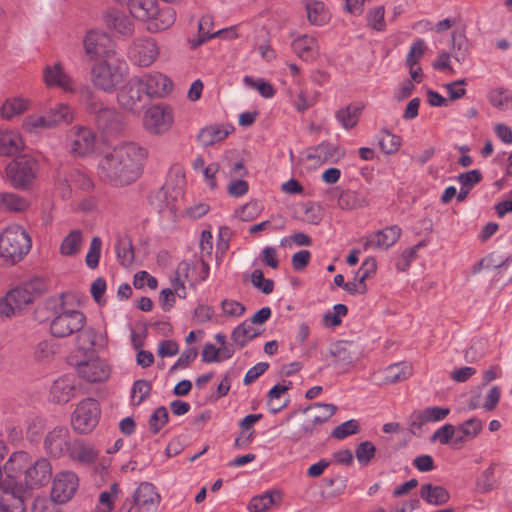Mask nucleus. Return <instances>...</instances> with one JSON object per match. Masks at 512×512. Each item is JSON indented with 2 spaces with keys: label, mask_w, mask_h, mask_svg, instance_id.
Wrapping results in <instances>:
<instances>
[{
  "label": "nucleus",
  "mask_w": 512,
  "mask_h": 512,
  "mask_svg": "<svg viewBox=\"0 0 512 512\" xmlns=\"http://www.w3.org/2000/svg\"><path fill=\"white\" fill-rule=\"evenodd\" d=\"M70 432L65 426H57L50 430L44 439V449L53 457H61L69 453L73 445Z\"/></svg>",
  "instance_id": "4468645a"
},
{
  "label": "nucleus",
  "mask_w": 512,
  "mask_h": 512,
  "mask_svg": "<svg viewBox=\"0 0 512 512\" xmlns=\"http://www.w3.org/2000/svg\"><path fill=\"white\" fill-rule=\"evenodd\" d=\"M78 486L79 479L74 472L57 473L52 484L51 498L56 503L64 504L73 497Z\"/></svg>",
  "instance_id": "9b49d317"
},
{
  "label": "nucleus",
  "mask_w": 512,
  "mask_h": 512,
  "mask_svg": "<svg viewBox=\"0 0 512 512\" xmlns=\"http://www.w3.org/2000/svg\"><path fill=\"white\" fill-rule=\"evenodd\" d=\"M29 102L20 97L7 99L1 106L0 113L5 119H11L25 112L28 109Z\"/></svg>",
  "instance_id": "79ce46f5"
},
{
  "label": "nucleus",
  "mask_w": 512,
  "mask_h": 512,
  "mask_svg": "<svg viewBox=\"0 0 512 512\" xmlns=\"http://www.w3.org/2000/svg\"><path fill=\"white\" fill-rule=\"evenodd\" d=\"M8 299H11L14 303V308H17L18 311L22 310L28 304L32 303L37 292L35 289V283L29 282L22 286L16 287L9 291Z\"/></svg>",
  "instance_id": "7c9ffc66"
},
{
  "label": "nucleus",
  "mask_w": 512,
  "mask_h": 512,
  "mask_svg": "<svg viewBox=\"0 0 512 512\" xmlns=\"http://www.w3.org/2000/svg\"><path fill=\"white\" fill-rule=\"evenodd\" d=\"M83 49L87 59L96 64L123 61L117 51L115 41L108 33L99 29L87 31L83 38Z\"/></svg>",
  "instance_id": "f03ea898"
},
{
  "label": "nucleus",
  "mask_w": 512,
  "mask_h": 512,
  "mask_svg": "<svg viewBox=\"0 0 512 512\" xmlns=\"http://www.w3.org/2000/svg\"><path fill=\"white\" fill-rule=\"evenodd\" d=\"M65 180L69 187H75L83 191H90L94 186L92 179L80 169H73Z\"/></svg>",
  "instance_id": "09e8293b"
},
{
  "label": "nucleus",
  "mask_w": 512,
  "mask_h": 512,
  "mask_svg": "<svg viewBox=\"0 0 512 512\" xmlns=\"http://www.w3.org/2000/svg\"><path fill=\"white\" fill-rule=\"evenodd\" d=\"M307 17L310 23L322 25L326 20L325 5L320 1H312L306 4Z\"/></svg>",
  "instance_id": "052dcab7"
},
{
  "label": "nucleus",
  "mask_w": 512,
  "mask_h": 512,
  "mask_svg": "<svg viewBox=\"0 0 512 512\" xmlns=\"http://www.w3.org/2000/svg\"><path fill=\"white\" fill-rule=\"evenodd\" d=\"M118 104L127 112L139 114L148 102L142 86V78L134 76L129 79L117 94Z\"/></svg>",
  "instance_id": "1a4fd4ad"
},
{
  "label": "nucleus",
  "mask_w": 512,
  "mask_h": 512,
  "mask_svg": "<svg viewBox=\"0 0 512 512\" xmlns=\"http://www.w3.org/2000/svg\"><path fill=\"white\" fill-rule=\"evenodd\" d=\"M376 455V446L371 441L361 442L355 450V457L361 466H367Z\"/></svg>",
  "instance_id": "4d7b16f0"
},
{
  "label": "nucleus",
  "mask_w": 512,
  "mask_h": 512,
  "mask_svg": "<svg viewBox=\"0 0 512 512\" xmlns=\"http://www.w3.org/2000/svg\"><path fill=\"white\" fill-rule=\"evenodd\" d=\"M128 9L140 21H149L159 13L157 0H130Z\"/></svg>",
  "instance_id": "c85d7f7f"
},
{
  "label": "nucleus",
  "mask_w": 512,
  "mask_h": 512,
  "mask_svg": "<svg viewBox=\"0 0 512 512\" xmlns=\"http://www.w3.org/2000/svg\"><path fill=\"white\" fill-rule=\"evenodd\" d=\"M115 251L118 262L129 267L134 261V250L132 242L129 238H118L115 243Z\"/></svg>",
  "instance_id": "37998d69"
},
{
  "label": "nucleus",
  "mask_w": 512,
  "mask_h": 512,
  "mask_svg": "<svg viewBox=\"0 0 512 512\" xmlns=\"http://www.w3.org/2000/svg\"><path fill=\"white\" fill-rule=\"evenodd\" d=\"M69 455L72 459L85 464L95 463L98 457V453L92 446L85 445L78 440L73 442Z\"/></svg>",
  "instance_id": "ea45409f"
},
{
  "label": "nucleus",
  "mask_w": 512,
  "mask_h": 512,
  "mask_svg": "<svg viewBox=\"0 0 512 512\" xmlns=\"http://www.w3.org/2000/svg\"><path fill=\"white\" fill-rule=\"evenodd\" d=\"M401 234L402 230L398 225L386 226L381 230L368 234L364 238L363 248L364 250H387L399 240Z\"/></svg>",
  "instance_id": "2eb2a0df"
},
{
  "label": "nucleus",
  "mask_w": 512,
  "mask_h": 512,
  "mask_svg": "<svg viewBox=\"0 0 512 512\" xmlns=\"http://www.w3.org/2000/svg\"><path fill=\"white\" fill-rule=\"evenodd\" d=\"M54 303V317L50 321V333L56 338H66L78 333L85 327L87 318L85 314L76 309H66L62 296L51 299L48 304Z\"/></svg>",
  "instance_id": "7ed1b4c3"
},
{
  "label": "nucleus",
  "mask_w": 512,
  "mask_h": 512,
  "mask_svg": "<svg viewBox=\"0 0 512 512\" xmlns=\"http://www.w3.org/2000/svg\"><path fill=\"white\" fill-rule=\"evenodd\" d=\"M169 420V413L165 406L156 408L148 420V427L152 434H158L161 429L167 424Z\"/></svg>",
  "instance_id": "3c124183"
},
{
  "label": "nucleus",
  "mask_w": 512,
  "mask_h": 512,
  "mask_svg": "<svg viewBox=\"0 0 512 512\" xmlns=\"http://www.w3.org/2000/svg\"><path fill=\"white\" fill-rule=\"evenodd\" d=\"M82 232L78 229L72 230L62 241L60 253L63 256H73L77 254L82 245Z\"/></svg>",
  "instance_id": "c03bdc74"
},
{
  "label": "nucleus",
  "mask_w": 512,
  "mask_h": 512,
  "mask_svg": "<svg viewBox=\"0 0 512 512\" xmlns=\"http://www.w3.org/2000/svg\"><path fill=\"white\" fill-rule=\"evenodd\" d=\"M410 74L411 79L404 80L397 90V98L400 100L407 98L412 93L415 87L413 81L419 83L422 80V73L420 67H418L417 70H411Z\"/></svg>",
  "instance_id": "e2e57ef3"
},
{
  "label": "nucleus",
  "mask_w": 512,
  "mask_h": 512,
  "mask_svg": "<svg viewBox=\"0 0 512 512\" xmlns=\"http://www.w3.org/2000/svg\"><path fill=\"white\" fill-rule=\"evenodd\" d=\"M253 51L258 53L264 62H273L277 59L276 51L270 44L269 32L262 28L254 39Z\"/></svg>",
  "instance_id": "2f4dec72"
},
{
  "label": "nucleus",
  "mask_w": 512,
  "mask_h": 512,
  "mask_svg": "<svg viewBox=\"0 0 512 512\" xmlns=\"http://www.w3.org/2000/svg\"><path fill=\"white\" fill-rule=\"evenodd\" d=\"M381 150L385 154H393L397 152L401 145L400 137L392 134L388 130H382L378 137Z\"/></svg>",
  "instance_id": "603ef678"
},
{
  "label": "nucleus",
  "mask_w": 512,
  "mask_h": 512,
  "mask_svg": "<svg viewBox=\"0 0 512 512\" xmlns=\"http://www.w3.org/2000/svg\"><path fill=\"white\" fill-rule=\"evenodd\" d=\"M488 100L493 107L501 110L512 108V94L504 88L492 89L488 94Z\"/></svg>",
  "instance_id": "49530a36"
},
{
  "label": "nucleus",
  "mask_w": 512,
  "mask_h": 512,
  "mask_svg": "<svg viewBox=\"0 0 512 512\" xmlns=\"http://www.w3.org/2000/svg\"><path fill=\"white\" fill-rule=\"evenodd\" d=\"M30 459L31 456L25 451H16L9 456L2 466L4 476L8 479L7 491L14 488L22 477L25 478Z\"/></svg>",
  "instance_id": "f8f14e48"
},
{
  "label": "nucleus",
  "mask_w": 512,
  "mask_h": 512,
  "mask_svg": "<svg viewBox=\"0 0 512 512\" xmlns=\"http://www.w3.org/2000/svg\"><path fill=\"white\" fill-rule=\"evenodd\" d=\"M158 55L157 44L151 38L135 40L128 50V58L134 64H153Z\"/></svg>",
  "instance_id": "dca6fc26"
},
{
  "label": "nucleus",
  "mask_w": 512,
  "mask_h": 512,
  "mask_svg": "<svg viewBox=\"0 0 512 512\" xmlns=\"http://www.w3.org/2000/svg\"><path fill=\"white\" fill-rule=\"evenodd\" d=\"M51 399L55 403H67L75 397L74 379L69 376L55 380L50 389Z\"/></svg>",
  "instance_id": "393cba45"
},
{
  "label": "nucleus",
  "mask_w": 512,
  "mask_h": 512,
  "mask_svg": "<svg viewBox=\"0 0 512 512\" xmlns=\"http://www.w3.org/2000/svg\"><path fill=\"white\" fill-rule=\"evenodd\" d=\"M100 413L99 403L95 399L82 400L76 406L71 417L73 429L80 434L90 433L97 426Z\"/></svg>",
  "instance_id": "6e6552de"
},
{
  "label": "nucleus",
  "mask_w": 512,
  "mask_h": 512,
  "mask_svg": "<svg viewBox=\"0 0 512 512\" xmlns=\"http://www.w3.org/2000/svg\"><path fill=\"white\" fill-rule=\"evenodd\" d=\"M147 151L134 142L123 143L107 153L99 163L101 177L114 186H124L140 176Z\"/></svg>",
  "instance_id": "f257e3e1"
},
{
  "label": "nucleus",
  "mask_w": 512,
  "mask_h": 512,
  "mask_svg": "<svg viewBox=\"0 0 512 512\" xmlns=\"http://www.w3.org/2000/svg\"><path fill=\"white\" fill-rule=\"evenodd\" d=\"M449 413V408L434 406L418 412L417 418L420 419V422H438L445 419Z\"/></svg>",
  "instance_id": "5fc2aeb1"
},
{
  "label": "nucleus",
  "mask_w": 512,
  "mask_h": 512,
  "mask_svg": "<svg viewBox=\"0 0 512 512\" xmlns=\"http://www.w3.org/2000/svg\"><path fill=\"white\" fill-rule=\"evenodd\" d=\"M142 78V86L148 98H164L173 89L172 81L164 74L156 72L139 76Z\"/></svg>",
  "instance_id": "a211bd4d"
},
{
  "label": "nucleus",
  "mask_w": 512,
  "mask_h": 512,
  "mask_svg": "<svg viewBox=\"0 0 512 512\" xmlns=\"http://www.w3.org/2000/svg\"><path fill=\"white\" fill-rule=\"evenodd\" d=\"M330 354L334 358L335 366L347 367L360 360L362 348L352 341H338L332 346Z\"/></svg>",
  "instance_id": "f3484780"
},
{
  "label": "nucleus",
  "mask_w": 512,
  "mask_h": 512,
  "mask_svg": "<svg viewBox=\"0 0 512 512\" xmlns=\"http://www.w3.org/2000/svg\"><path fill=\"white\" fill-rule=\"evenodd\" d=\"M214 27V18L213 16L207 14L203 15L198 23V35L196 38H192L189 40L190 47L192 49H196L201 44L206 42L209 39L215 38L216 36H222L223 34H231L232 37H236L237 34L234 28H226L220 29L218 31L212 32Z\"/></svg>",
  "instance_id": "6ab92c4d"
},
{
  "label": "nucleus",
  "mask_w": 512,
  "mask_h": 512,
  "mask_svg": "<svg viewBox=\"0 0 512 512\" xmlns=\"http://www.w3.org/2000/svg\"><path fill=\"white\" fill-rule=\"evenodd\" d=\"M259 334L260 332L253 327V324L245 320L233 329L231 339L239 348H243Z\"/></svg>",
  "instance_id": "c9c22d12"
},
{
  "label": "nucleus",
  "mask_w": 512,
  "mask_h": 512,
  "mask_svg": "<svg viewBox=\"0 0 512 512\" xmlns=\"http://www.w3.org/2000/svg\"><path fill=\"white\" fill-rule=\"evenodd\" d=\"M96 123L107 135H117L124 128L123 116L114 108L102 107L96 112Z\"/></svg>",
  "instance_id": "aec40b11"
},
{
  "label": "nucleus",
  "mask_w": 512,
  "mask_h": 512,
  "mask_svg": "<svg viewBox=\"0 0 512 512\" xmlns=\"http://www.w3.org/2000/svg\"><path fill=\"white\" fill-rule=\"evenodd\" d=\"M96 134L85 126L72 127L66 137V148L74 157H85L94 151Z\"/></svg>",
  "instance_id": "9d476101"
},
{
  "label": "nucleus",
  "mask_w": 512,
  "mask_h": 512,
  "mask_svg": "<svg viewBox=\"0 0 512 512\" xmlns=\"http://www.w3.org/2000/svg\"><path fill=\"white\" fill-rule=\"evenodd\" d=\"M292 50L304 62L314 61L317 53L316 40L308 35H302L291 43Z\"/></svg>",
  "instance_id": "c756f323"
},
{
  "label": "nucleus",
  "mask_w": 512,
  "mask_h": 512,
  "mask_svg": "<svg viewBox=\"0 0 512 512\" xmlns=\"http://www.w3.org/2000/svg\"><path fill=\"white\" fill-rule=\"evenodd\" d=\"M348 308L344 304H336L333 306V311H328L323 316V321L326 326L336 327L341 324V317L346 316Z\"/></svg>",
  "instance_id": "774afa93"
},
{
  "label": "nucleus",
  "mask_w": 512,
  "mask_h": 512,
  "mask_svg": "<svg viewBox=\"0 0 512 512\" xmlns=\"http://www.w3.org/2000/svg\"><path fill=\"white\" fill-rule=\"evenodd\" d=\"M4 496H0V512H25V503L21 496L5 491Z\"/></svg>",
  "instance_id": "8fccbe9b"
},
{
  "label": "nucleus",
  "mask_w": 512,
  "mask_h": 512,
  "mask_svg": "<svg viewBox=\"0 0 512 512\" xmlns=\"http://www.w3.org/2000/svg\"><path fill=\"white\" fill-rule=\"evenodd\" d=\"M243 81L247 87L257 90L264 98H272L275 95L276 91L273 86L263 78L254 79L250 76H245Z\"/></svg>",
  "instance_id": "6e6d98bb"
},
{
  "label": "nucleus",
  "mask_w": 512,
  "mask_h": 512,
  "mask_svg": "<svg viewBox=\"0 0 512 512\" xmlns=\"http://www.w3.org/2000/svg\"><path fill=\"white\" fill-rule=\"evenodd\" d=\"M30 201L14 192H0V211L7 213H24L30 208Z\"/></svg>",
  "instance_id": "bb28decb"
},
{
  "label": "nucleus",
  "mask_w": 512,
  "mask_h": 512,
  "mask_svg": "<svg viewBox=\"0 0 512 512\" xmlns=\"http://www.w3.org/2000/svg\"><path fill=\"white\" fill-rule=\"evenodd\" d=\"M24 148L21 135L13 130H0V155L12 156Z\"/></svg>",
  "instance_id": "cd10ccee"
},
{
  "label": "nucleus",
  "mask_w": 512,
  "mask_h": 512,
  "mask_svg": "<svg viewBox=\"0 0 512 512\" xmlns=\"http://www.w3.org/2000/svg\"><path fill=\"white\" fill-rule=\"evenodd\" d=\"M23 127L27 131L50 129L55 127V120H50L48 113L45 115H30L24 119Z\"/></svg>",
  "instance_id": "864d4df0"
},
{
  "label": "nucleus",
  "mask_w": 512,
  "mask_h": 512,
  "mask_svg": "<svg viewBox=\"0 0 512 512\" xmlns=\"http://www.w3.org/2000/svg\"><path fill=\"white\" fill-rule=\"evenodd\" d=\"M367 205L366 197L352 190L343 191L338 198V206L343 210L359 209Z\"/></svg>",
  "instance_id": "a19ab883"
},
{
  "label": "nucleus",
  "mask_w": 512,
  "mask_h": 512,
  "mask_svg": "<svg viewBox=\"0 0 512 512\" xmlns=\"http://www.w3.org/2000/svg\"><path fill=\"white\" fill-rule=\"evenodd\" d=\"M385 8L384 6H378L368 11L367 22L368 26L377 31H382L386 27L385 22Z\"/></svg>",
  "instance_id": "69168bd1"
},
{
  "label": "nucleus",
  "mask_w": 512,
  "mask_h": 512,
  "mask_svg": "<svg viewBox=\"0 0 512 512\" xmlns=\"http://www.w3.org/2000/svg\"><path fill=\"white\" fill-rule=\"evenodd\" d=\"M51 478L52 466L50 461L44 457L37 458L36 460L31 458L23 483L27 488L35 489L48 484Z\"/></svg>",
  "instance_id": "ddd939ff"
},
{
  "label": "nucleus",
  "mask_w": 512,
  "mask_h": 512,
  "mask_svg": "<svg viewBox=\"0 0 512 512\" xmlns=\"http://www.w3.org/2000/svg\"><path fill=\"white\" fill-rule=\"evenodd\" d=\"M412 366L408 362H399L389 365L384 371V380L392 384L404 381L412 375Z\"/></svg>",
  "instance_id": "58836bf2"
},
{
  "label": "nucleus",
  "mask_w": 512,
  "mask_h": 512,
  "mask_svg": "<svg viewBox=\"0 0 512 512\" xmlns=\"http://www.w3.org/2000/svg\"><path fill=\"white\" fill-rule=\"evenodd\" d=\"M105 26L116 33L130 37L134 33V24L131 18L117 9H109L103 14Z\"/></svg>",
  "instance_id": "4be33fe9"
},
{
  "label": "nucleus",
  "mask_w": 512,
  "mask_h": 512,
  "mask_svg": "<svg viewBox=\"0 0 512 512\" xmlns=\"http://www.w3.org/2000/svg\"><path fill=\"white\" fill-rule=\"evenodd\" d=\"M274 494L281 498V493L279 491L271 490L254 496L248 504L249 512H264L269 509L274 504Z\"/></svg>",
  "instance_id": "a18cd8bd"
},
{
  "label": "nucleus",
  "mask_w": 512,
  "mask_h": 512,
  "mask_svg": "<svg viewBox=\"0 0 512 512\" xmlns=\"http://www.w3.org/2000/svg\"><path fill=\"white\" fill-rule=\"evenodd\" d=\"M175 18V12L172 9H159V13L155 17L149 19V29L153 31L165 30L174 23Z\"/></svg>",
  "instance_id": "de8ad7c7"
},
{
  "label": "nucleus",
  "mask_w": 512,
  "mask_h": 512,
  "mask_svg": "<svg viewBox=\"0 0 512 512\" xmlns=\"http://www.w3.org/2000/svg\"><path fill=\"white\" fill-rule=\"evenodd\" d=\"M457 436V428L452 424H445L438 428L432 435L431 441H438L443 445L454 444V439Z\"/></svg>",
  "instance_id": "680f3d73"
},
{
  "label": "nucleus",
  "mask_w": 512,
  "mask_h": 512,
  "mask_svg": "<svg viewBox=\"0 0 512 512\" xmlns=\"http://www.w3.org/2000/svg\"><path fill=\"white\" fill-rule=\"evenodd\" d=\"M337 148L328 142H322L307 151V159L314 160L317 163L331 162L336 157Z\"/></svg>",
  "instance_id": "4c0bfd02"
},
{
  "label": "nucleus",
  "mask_w": 512,
  "mask_h": 512,
  "mask_svg": "<svg viewBox=\"0 0 512 512\" xmlns=\"http://www.w3.org/2000/svg\"><path fill=\"white\" fill-rule=\"evenodd\" d=\"M38 169V163L33 157H17L6 167L7 180L15 189L28 190L37 177Z\"/></svg>",
  "instance_id": "39448f33"
},
{
  "label": "nucleus",
  "mask_w": 512,
  "mask_h": 512,
  "mask_svg": "<svg viewBox=\"0 0 512 512\" xmlns=\"http://www.w3.org/2000/svg\"><path fill=\"white\" fill-rule=\"evenodd\" d=\"M251 283L264 294H270L274 290V281L266 279L260 269H255L251 273Z\"/></svg>",
  "instance_id": "338daca9"
},
{
  "label": "nucleus",
  "mask_w": 512,
  "mask_h": 512,
  "mask_svg": "<svg viewBox=\"0 0 512 512\" xmlns=\"http://www.w3.org/2000/svg\"><path fill=\"white\" fill-rule=\"evenodd\" d=\"M76 334V345L82 351H91L95 348H103L106 344L104 335L91 327H84Z\"/></svg>",
  "instance_id": "a878e982"
},
{
  "label": "nucleus",
  "mask_w": 512,
  "mask_h": 512,
  "mask_svg": "<svg viewBox=\"0 0 512 512\" xmlns=\"http://www.w3.org/2000/svg\"><path fill=\"white\" fill-rule=\"evenodd\" d=\"M483 429V423L480 419L473 417L457 427V436L454 439V445L474 439Z\"/></svg>",
  "instance_id": "f704fd0d"
},
{
  "label": "nucleus",
  "mask_w": 512,
  "mask_h": 512,
  "mask_svg": "<svg viewBox=\"0 0 512 512\" xmlns=\"http://www.w3.org/2000/svg\"><path fill=\"white\" fill-rule=\"evenodd\" d=\"M43 78L48 87H58L64 91L73 90V81L63 66H45Z\"/></svg>",
  "instance_id": "b1692460"
},
{
  "label": "nucleus",
  "mask_w": 512,
  "mask_h": 512,
  "mask_svg": "<svg viewBox=\"0 0 512 512\" xmlns=\"http://www.w3.org/2000/svg\"><path fill=\"white\" fill-rule=\"evenodd\" d=\"M173 124V109L164 103L154 104L144 112L143 127L152 135L166 134Z\"/></svg>",
  "instance_id": "423d86ee"
},
{
  "label": "nucleus",
  "mask_w": 512,
  "mask_h": 512,
  "mask_svg": "<svg viewBox=\"0 0 512 512\" xmlns=\"http://www.w3.org/2000/svg\"><path fill=\"white\" fill-rule=\"evenodd\" d=\"M102 241L99 237L95 236L92 238L89 246V250L85 257L86 265L90 269H95L99 265V259L101 254Z\"/></svg>",
  "instance_id": "0e129e2a"
},
{
  "label": "nucleus",
  "mask_w": 512,
  "mask_h": 512,
  "mask_svg": "<svg viewBox=\"0 0 512 512\" xmlns=\"http://www.w3.org/2000/svg\"><path fill=\"white\" fill-rule=\"evenodd\" d=\"M420 497L430 505L440 506L449 501L450 494L442 486L425 483L420 488Z\"/></svg>",
  "instance_id": "473e14b6"
},
{
  "label": "nucleus",
  "mask_w": 512,
  "mask_h": 512,
  "mask_svg": "<svg viewBox=\"0 0 512 512\" xmlns=\"http://www.w3.org/2000/svg\"><path fill=\"white\" fill-rule=\"evenodd\" d=\"M361 111V106L357 104H350L339 109L336 112L335 117L344 129L349 130L355 127L359 122Z\"/></svg>",
  "instance_id": "e433bc0d"
},
{
  "label": "nucleus",
  "mask_w": 512,
  "mask_h": 512,
  "mask_svg": "<svg viewBox=\"0 0 512 512\" xmlns=\"http://www.w3.org/2000/svg\"><path fill=\"white\" fill-rule=\"evenodd\" d=\"M77 373L87 382H102L108 379L110 368L104 361L92 359L78 363Z\"/></svg>",
  "instance_id": "412c9836"
},
{
  "label": "nucleus",
  "mask_w": 512,
  "mask_h": 512,
  "mask_svg": "<svg viewBox=\"0 0 512 512\" xmlns=\"http://www.w3.org/2000/svg\"><path fill=\"white\" fill-rule=\"evenodd\" d=\"M50 120H55V126L60 123H71L74 119L71 108L64 103H58L54 108L48 112Z\"/></svg>",
  "instance_id": "13d9d810"
},
{
  "label": "nucleus",
  "mask_w": 512,
  "mask_h": 512,
  "mask_svg": "<svg viewBox=\"0 0 512 512\" xmlns=\"http://www.w3.org/2000/svg\"><path fill=\"white\" fill-rule=\"evenodd\" d=\"M152 390L151 383L146 380H137L131 389V399L134 405H140L145 401Z\"/></svg>",
  "instance_id": "bf43d9fd"
},
{
  "label": "nucleus",
  "mask_w": 512,
  "mask_h": 512,
  "mask_svg": "<svg viewBox=\"0 0 512 512\" xmlns=\"http://www.w3.org/2000/svg\"><path fill=\"white\" fill-rule=\"evenodd\" d=\"M31 247V237L22 226L11 225L0 234V257L10 264L21 261Z\"/></svg>",
  "instance_id": "20e7f679"
},
{
  "label": "nucleus",
  "mask_w": 512,
  "mask_h": 512,
  "mask_svg": "<svg viewBox=\"0 0 512 512\" xmlns=\"http://www.w3.org/2000/svg\"><path fill=\"white\" fill-rule=\"evenodd\" d=\"M160 502V496L153 484L142 482L134 493V503L141 509L149 511L155 509Z\"/></svg>",
  "instance_id": "5701e85b"
},
{
  "label": "nucleus",
  "mask_w": 512,
  "mask_h": 512,
  "mask_svg": "<svg viewBox=\"0 0 512 512\" xmlns=\"http://www.w3.org/2000/svg\"><path fill=\"white\" fill-rule=\"evenodd\" d=\"M128 77V66H93L91 71L94 86L108 93L119 88Z\"/></svg>",
  "instance_id": "0eeeda50"
},
{
  "label": "nucleus",
  "mask_w": 512,
  "mask_h": 512,
  "mask_svg": "<svg viewBox=\"0 0 512 512\" xmlns=\"http://www.w3.org/2000/svg\"><path fill=\"white\" fill-rule=\"evenodd\" d=\"M229 135V130L220 124L210 125L202 128L198 133V141L204 147H209L217 142L223 141Z\"/></svg>",
  "instance_id": "72a5a7b5"
}]
</instances>
